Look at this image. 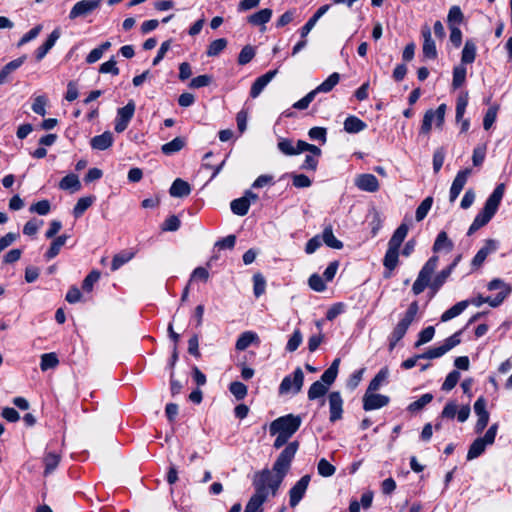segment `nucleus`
Returning <instances> with one entry per match:
<instances>
[{
	"label": "nucleus",
	"instance_id": "f257e3e1",
	"mask_svg": "<svg viewBox=\"0 0 512 512\" xmlns=\"http://www.w3.org/2000/svg\"><path fill=\"white\" fill-rule=\"evenodd\" d=\"M301 422V417L293 414L281 416L272 421L269 432L277 436L273 444L274 448L279 449L284 446L299 429Z\"/></svg>",
	"mask_w": 512,
	"mask_h": 512
},
{
	"label": "nucleus",
	"instance_id": "f03ea898",
	"mask_svg": "<svg viewBox=\"0 0 512 512\" xmlns=\"http://www.w3.org/2000/svg\"><path fill=\"white\" fill-rule=\"evenodd\" d=\"M505 192V185L503 183L496 186L492 194L485 202L483 209L476 215L472 224L470 225L467 234L470 236L485 226L495 215L501 203Z\"/></svg>",
	"mask_w": 512,
	"mask_h": 512
},
{
	"label": "nucleus",
	"instance_id": "7ed1b4c3",
	"mask_svg": "<svg viewBox=\"0 0 512 512\" xmlns=\"http://www.w3.org/2000/svg\"><path fill=\"white\" fill-rule=\"evenodd\" d=\"M284 477L285 476H282L281 474L273 475L270 470L264 469L261 472L257 473L255 476V489L262 488L263 494L265 495L266 498L268 497L269 490L271 491L272 495H275Z\"/></svg>",
	"mask_w": 512,
	"mask_h": 512
},
{
	"label": "nucleus",
	"instance_id": "20e7f679",
	"mask_svg": "<svg viewBox=\"0 0 512 512\" xmlns=\"http://www.w3.org/2000/svg\"><path fill=\"white\" fill-rule=\"evenodd\" d=\"M498 430V424H492L483 437H479L470 445L467 460H473L479 457L486 449V446L492 445Z\"/></svg>",
	"mask_w": 512,
	"mask_h": 512
},
{
	"label": "nucleus",
	"instance_id": "39448f33",
	"mask_svg": "<svg viewBox=\"0 0 512 512\" xmlns=\"http://www.w3.org/2000/svg\"><path fill=\"white\" fill-rule=\"evenodd\" d=\"M299 448V443L293 441L288 443L284 450L280 453L273 465V471L276 474L285 476L290 469L291 462Z\"/></svg>",
	"mask_w": 512,
	"mask_h": 512
},
{
	"label": "nucleus",
	"instance_id": "423d86ee",
	"mask_svg": "<svg viewBox=\"0 0 512 512\" xmlns=\"http://www.w3.org/2000/svg\"><path fill=\"white\" fill-rule=\"evenodd\" d=\"M304 382V373L300 367L296 368L292 375L283 378L279 386V394L293 393L301 391Z\"/></svg>",
	"mask_w": 512,
	"mask_h": 512
},
{
	"label": "nucleus",
	"instance_id": "0eeeda50",
	"mask_svg": "<svg viewBox=\"0 0 512 512\" xmlns=\"http://www.w3.org/2000/svg\"><path fill=\"white\" fill-rule=\"evenodd\" d=\"M461 333V331L454 333L452 336L448 337L442 345L428 349L424 353L419 354V357L422 359H436L443 356L461 342Z\"/></svg>",
	"mask_w": 512,
	"mask_h": 512
},
{
	"label": "nucleus",
	"instance_id": "6e6552de",
	"mask_svg": "<svg viewBox=\"0 0 512 512\" xmlns=\"http://www.w3.org/2000/svg\"><path fill=\"white\" fill-rule=\"evenodd\" d=\"M135 103L133 100H130L124 107H121L117 110V116L115 119V131L117 133H122L125 131L134 116L135 113Z\"/></svg>",
	"mask_w": 512,
	"mask_h": 512
},
{
	"label": "nucleus",
	"instance_id": "1a4fd4ad",
	"mask_svg": "<svg viewBox=\"0 0 512 512\" xmlns=\"http://www.w3.org/2000/svg\"><path fill=\"white\" fill-rule=\"evenodd\" d=\"M446 112V105L441 104L438 106L436 110H427L424 114L422 125H421V133L428 134L432 128V122L435 120L437 126H441L444 122Z\"/></svg>",
	"mask_w": 512,
	"mask_h": 512
},
{
	"label": "nucleus",
	"instance_id": "9d476101",
	"mask_svg": "<svg viewBox=\"0 0 512 512\" xmlns=\"http://www.w3.org/2000/svg\"><path fill=\"white\" fill-rule=\"evenodd\" d=\"M310 475H304L298 480L289 491V504L296 507L304 497L310 483Z\"/></svg>",
	"mask_w": 512,
	"mask_h": 512
},
{
	"label": "nucleus",
	"instance_id": "9b49d317",
	"mask_svg": "<svg viewBox=\"0 0 512 512\" xmlns=\"http://www.w3.org/2000/svg\"><path fill=\"white\" fill-rule=\"evenodd\" d=\"M102 0H81L78 1L70 10L69 18L74 20L78 17H85L97 9Z\"/></svg>",
	"mask_w": 512,
	"mask_h": 512
},
{
	"label": "nucleus",
	"instance_id": "f8f14e48",
	"mask_svg": "<svg viewBox=\"0 0 512 512\" xmlns=\"http://www.w3.org/2000/svg\"><path fill=\"white\" fill-rule=\"evenodd\" d=\"M488 289L490 291L499 290V293L495 297H492L493 303H491V307L500 306L505 298L511 293V287L500 279H493L490 281Z\"/></svg>",
	"mask_w": 512,
	"mask_h": 512
},
{
	"label": "nucleus",
	"instance_id": "ddd939ff",
	"mask_svg": "<svg viewBox=\"0 0 512 512\" xmlns=\"http://www.w3.org/2000/svg\"><path fill=\"white\" fill-rule=\"evenodd\" d=\"M389 397L382 394H374L373 392L365 393L363 397V409L365 411H371L380 409L389 403Z\"/></svg>",
	"mask_w": 512,
	"mask_h": 512
},
{
	"label": "nucleus",
	"instance_id": "4468645a",
	"mask_svg": "<svg viewBox=\"0 0 512 512\" xmlns=\"http://www.w3.org/2000/svg\"><path fill=\"white\" fill-rule=\"evenodd\" d=\"M471 174V169L466 168L464 170H461L457 173L456 177L454 178L450 193H449V200L450 202H454L459 194L461 193L462 189L464 188L469 175Z\"/></svg>",
	"mask_w": 512,
	"mask_h": 512
},
{
	"label": "nucleus",
	"instance_id": "2eb2a0df",
	"mask_svg": "<svg viewBox=\"0 0 512 512\" xmlns=\"http://www.w3.org/2000/svg\"><path fill=\"white\" fill-rule=\"evenodd\" d=\"M329 408H330L329 420L331 422H335L342 418L343 399L339 392L334 391L329 394Z\"/></svg>",
	"mask_w": 512,
	"mask_h": 512
},
{
	"label": "nucleus",
	"instance_id": "dca6fc26",
	"mask_svg": "<svg viewBox=\"0 0 512 512\" xmlns=\"http://www.w3.org/2000/svg\"><path fill=\"white\" fill-rule=\"evenodd\" d=\"M410 325L411 323L407 322L403 318L399 320L388 337V346L390 351H392L396 347L397 343L405 336Z\"/></svg>",
	"mask_w": 512,
	"mask_h": 512
},
{
	"label": "nucleus",
	"instance_id": "f3484780",
	"mask_svg": "<svg viewBox=\"0 0 512 512\" xmlns=\"http://www.w3.org/2000/svg\"><path fill=\"white\" fill-rule=\"evenodd\" d=\"M421 33L424 39L422 47L424 57L428 59H435L437 57V49L435 41L432 39L431 30L429 26L425 25L422 28Z\"/></svg>",
	"mask_w": 512,
	"mask_h": 512
},
{
	"label": "nucleus",
	"instance_id": "a211bd4d",
	"mask_svg": "<svg viewBox=\"0 0 512 512\" xmlns=\"http://www.w3.org/2000/svg\"><path fill=\"white\" fill-rule=\"evenodd\" d=\"M278 70H271L265 73L264 75L258 77L251 86L250 96L252 98H257L264 88L271 82V80L277 75Z\"/></svg>",
	"mask_w": 512,
	"mask_h": 512
},
{
	"label": "nucleus",
	"instance_id": "6ab92c4d",
	"mask_svg": "<svg viewBox=\"0 0 512 512\" xmlns=\"http://www.w3.org/2000/svg\"><path fill=\"white\" fill-rule=\"evenodd\" d=\"M355 185L362 191L376 192L379 189L378 179L373 174H360L355 179Z\"/></svg>",
	"mask_w": 512,
	"mask_h": 512
},
{
	"label": "nucleus",
	"instance_id": "aec40b11",
	"mask_svg": "<svg viewBox=\"0 0 512 512\" xmlns=\"http://www.w3.org/2000/svg\"><path fill=\"white\" fill-rule=\"evenodd\" d=\"M497 248H498L497 242L493 239H488L485 242V245L474 256V258L472 260V264L476 267L481 266L483 264V262L485 261V259L487 258V256L490 253L495 252L497 250Z\"/></svg>",
	"mask_w": 512,
	"mask_h": 512
},
{
	"label": "nucleus",
	"instance_id": "412c9836",
	"mask_svg": "<svg viewBox=\"0 0 512 512\" xmlns=\"http://www.w3.org/2000/svg\"><path fill=\"white\" fill-rule=\"evenodd\" d=\"M60 37V31L59 29H55L51 32L47 40L37 48L35 52V57L37 61L42 60L46 54L49 52V50L55 45L56 41Z\"/></svg>",
	"mask_w": 512,
	"mask_h": 512
},
{
	"label": "nucleus",
	"instance_id": "4be33fe9",
	"mask_svg": "<svg viewBox=\"0 0 512 512\" xmlns=\"http://www.w3.org/2000/svg\"><path fill=\"white\" fill-rule=\"evenodd\" d=\"M113 142V134L110 131H105L101 135L94 136L90 141V145L95 150L103 151L112 146Z\"/></svg>",
	"mask_w": 512,
	"mask_h": 512
},
{
	"label": "nucleus",
	"instance_id": "5701e85b",
	"mask_svg": "<svg viewBox=\"0 0 512 512\" xmlns=\"http://www.w3.org/2000/svg\"><path fill=\"white\" fill-rule=\"evenodd\" d=\"M266 499L262 488L255 489V493L249 499L244 512H262L261 507Z\"/></svg>",
	"mask_w": 512,
	"mask_h": 512
},
{
	"label": "nucleus",
	"instance_id": "b1692460",
	"mask_svg": "<svg viewBox=\"0 0 512 512\" xmlns=\"http://www.w3.org/2000/svg\"><path fill=\"white\" fill-rule=\"evenodd\" d=\"M399 262V249L388 246L386 254L383 259L384 267L389 271L385 277H390V273L397 267Z\"/></svg>",
	"mask_w": 512,
	"mask_h": 512
},
{
	"label": "nucleus",
	"instance_id": "393cba45",
	"mask_svg": "<svg viewBox=\"0 0 512 512\" xmlns=\"http://www.w3.org/2000/svg\"><path fill=\"white\" fill-rule=\"evenodd\" d=\"M330 5L326 4L321 6L315 14L306 22V24L301 28L300 34L302 38H305L310 31L314 28L317 21L329 10Z\"/></svg>",
	"mask_w": 512,
	"mask_h": 512
},
{
	"label": "nucleus",
	"instance_id": "a878e982",
	"mask_svg": "<svg viewBox=\"0 0 512 512\" xmlns=\"http://www.w3.org/2000/svg\"><path fill=\"white\" fill-rule=\"evenodd\" d=\"M170 195L173 197H186L191 193V187L188 182L177 178L170 187Z\"/></svg>",
	"mask_w": 512,
	"mask_h": 512
},
{
	"label": "nucleus",
	"instance_id": "bb28decb",
	"mask_svg": "<svg viewBox=\"0 0 512 512\" xmlns=\"http://www.w3.org/2000/svg\"><path fill=\"white\" fill-rule=\"evenodd\" d=\"M254 342L259 343L258 335L253 331H246L237 339L235 348L238 351H244Z\"/></svg>",
	"mask_w": 512,
	"mask_h": 512
},
{
	"label": "nucleus",
	"instance_id": "cd10ccee",
	"mask_svg": "<svg viewBox=\"0 0 512 512\" xmlns=\"http://www.w3.org/2000/svg\"><path fill=\"white\" fill-rule=\"evenodd\" d=\"M470 305V301L469 300H463V301H460L458 303H456L454 306H452L451 308H449L448 310H446L442 315H441V321L442 322H447L455 317H457L458 315H460L468 306Z\"/></svg>",
	"mask_w": 512,
	"mask_h": 512
},
{
	"label": "nucleus",
	"instance_id": "c85d7f7f",
	"mask_svg": "<svg viewBox=\"0 0 512 512\" xmlns=\"http://www.w3.org/2000/svg\"><path fill=\"white\" fill-rule=\"evenodd\" d=\"M61 456L54 452H47L43 457L45 466L44 476H48L55 471L60 463Z\"/></svg>",
	"mask_w": 512,
	"mask_h": 512
},
{
	"label": "nucleus",
	"instance_id": "c756f323",
	"mask_svg": "<svg viewBox=\"0 0 512 512\" xmlns=\"http://www.w3.org/2000/svg\"><path fill=\"white\" fill-rule=\"evenodd\" d=\"M408 226L407 224L403 223L401 224L393 233L392 237L390 238L388 242V246L399 249L401 244L403 243L404 239L407 236L408 233Z\"/></svg>",
	"mask_w": 512,
	"mask_h": 512
},
{
	"label": "nucleus",
	"instance_id": "7c9ffc66",
	"mask_svg": "<svg viewBox=\"0 0 512 512\" xmlns=\"http://www.w3.org/2000/svg\"><path fill=\"white\" fill-rule=\"evenodd\" d=\"M134 256L135 252L133 250H123L120 253L114 255L111 263V270H118L121 266L132 260Z\"/></svg>",
	"mask_w": 512,
	"mask_h": 512
},
{
	"label": "nucleus",
	"instance_id": "2f4dec72",
	"mask_svg": "<svg viewBox=\"0 0 512 512\" xmlns=\"http://www.w3.org/2000/svg\"><path fill=\"white\" fill-rule=\"evenodd\" d=\"M59 188L62 190H71L72 192H76L81 189V183L78 176L71 173L61 179Z\"/></svg>",
	"mask_w": 512,
	"mask_h": 512
},
{
	"label": "nucleus",
	"instance_id": "473e14b6",
	"mask_svg": "<svg viewBox=\"0 0 512 512\" xmlns=\"http://www.w3.org/2000/svg\"><path fill=\"white\" fill-rule=\"evenodd\" d=\"M321 237L323 243H325L328 247L337 250L343 248V243L334 236L331 225H328L324 228Z\"/></svg>",
	"mask_w": 512,
	"mask_h": 512
},
{
	"label": "nucleus",
	"instance_id": "72a5a7b5",
	"mask_svg": "<svg viewBox=\"0 0 512 512\" xmlns=\"http://www.w3.org/2000/svg\"><path fill=\"white\" fill-rule=\"evenodd\" d=\"M366 123L356 116H349L344 121V130L348 133H359L366 128Z\"/></svg>",
	"mask_w": 512,
	"mask_h": 512
},
{
	"label": "nucleus",
	"instance_id": "f704fd0d",
	"mask_svg": "<svg viewBox=\"0 0 512 512\" xmlns=\"http://www.w3.org/2000/svg\"><path fill=\"white\" fill-rule=\"evenodd\" d=\"M339 365H340V359L339 358L334 359V361L332 362L330 367L327 370H325V372L322 374L321 382L324 385H326L327 387L335 381L337 374H338Z\"/></svg>",
	"mask_w": 512,
	"mask_h": 512
},
{
	"label": "nucleus",
	"instance_id": "c9c22d12",
	"mask_svg": "<svg viewBox=\"0 0 512 512\" xmlns=\"http://www.w3.org/2000/svg\"><path fill=\"white\" fill-rule=\"evenodd\" d=\"M272 10L269 8L262 9L248 17L249 23L255 26L264 25L270 21Z\"/></svg>",
	"mask_w": 512,
	"mask_h": 512
},
{
	"label": "nucleus",
	"instance_id": "e433bc0d",
	"mask_svg": "<svg viewBox=\"0 0 512 512\" xmlns=\"http://www.w3.org/2000/svg\"><path fill=\"white\" fill-rule=\"evenodd\" d=\"M340 75L337 72L332 73L324 82H322L319 86H317L313 91H315V95L318 93H328L330 92L339 82Z\"/></svg>",
	"mask_w": 512,
	"mask_h": 512
},
{
	"label": "nucleus",
	"instance_id": "4c0bfd02",
	"mask_svg": "<svg viewBox=\"0 0 512 512\" xmlns=\"http://www.w3.org/2000/svg\"><path fill=\"white\" fill-rule=\"evenodd\" d=\"M231 210L238 216H244L248 213L250 208V200L247 197L235 199L230 204Z\"/></svg>",
	"mask_w": 512,
	"mask_h": 512
},
{
	"label": "nucleus",
	"instance_id": "58836bf2",
	"mask_svg": "<svg viewBox=\"0 0 512 512\" xmlns=\"http://www.w3.org/2000/svg\"><path fill=\"white\" fill-rule=\"evenodd\" d=\"M278 149L285 155H297L300 154L299 140L294 143L290 139H281L278 144Z\"/></svg>",
	"mask_w": 512,
	"mask_h": 512
},
{
	"label": "nucleus",
	"instance_id": "ea45409f",
	"mask_svg": "<svg viewBox=\"0 0 512 512\" xmlns=\"http://www.w3.org/2000/svg\"><path fill=\"white\" fill-rule=\"evenodd\" d=\"M67 239V235H60L56 239H54V241L51 243L50 248L45 253L46 259L51 260L55 258L59 254L60 249L65 245Z\"/></svg>",
	"mask_w": 512,
	"mask_h": 512
},
{
	"label": "nucleus",
	"instance_id": "a19ab883",
	"mask_svg": "<svg viewBox=\"0 0 512 512\" xmlns=\"http://www.w3.org/2000/svg\"><path fill=\"white\" fill-rule=\"evenodd\" d=\"M389 376V370L387 367H383L375 377L370 381L367 392L377 391L384 382H386Z\"/></svg>",
	"mask_w": 512,
	"mask_h": 512
},
{
	"label": "nucleus",
	"instance_id": "79ce46f5",
	"mask_svg": "<svg viewBox=\"0 0 512 512\" xmlns=\"http://www.w3.org/2000/svg\"><path fill=\"white\" fill-rule=\"evenodd\" d=\"M185 146V140L182 137H176L172 141L162 145L161 151L165 155H172L179 152Z\"/></svg>",
	"mask_w": 512,
	"mask_h": 512
},
{
	"label": "nucleus",
	"instance_id": "37998d69",
	"mask_svg": "<svg viewBox=\"0 0 512 512\" xmlns=\"http://www.w3.org/2000/svg\"><path fill=\"white\" fill-rule=\"evenodd\" d=\"M476 57V45L473 41L467 40L462 50L461 61L463 64H470L474 62Z\"/></svg>",
	"mask_w": 512,
	"mask_h": 512
},
{
	"label": "nucleus",
	"instance_id": "c03bdc74",
	"mask_svg": "<svg viewBox=\"0 0 512 512\" xmlns=\"http://www.w3.org/2000/svg\"><path fill=\"white\" fill-rule=\"evenodd\" d=\"M444 248H446L449 251L452 250L453 242L449 240L447 233L445 231H441L436 237V240L433 245V251L439 252Z\"/></svg>",
	"mask_w": 512,
	"mask_h": 512
},
{
	"label": "nucleus",
	"instance_id": "a18cd8bd",
	"mask_svg": "<svg viewBox=\"0 0 512 512\" xmlns=\"http://www.w3.org/2000/svg\"><path fill=\"white\" fill-rule=\"evenodd\" d=\"M464 20V15L459 6H452L448 12L447 22L449 27H457Z\"/></svg>",
	"mask_w": 512,
	"mask_h": 512
},
{
	"label": "nucleus",
	"instance_id": "49530a36",
	"mask_svg": "<svg viewBox=\"0 0 512 512\" xmlns=\"http://www.w3.org/2000/svg\"><path fill=\"white\" fill-rule=\"evenodd\" d=\"M327 391L328 387L326 385H324L321 381H315L308 390V398L310 400H315L324 396Z\"/></svg>",
	"mask_w": 512,
	"mask_h": 512
},
{
	"label": "nucleus",
	"instance_id": "de8ad7c7",
	"mask_svg": "<svg viewBox=\"0 0 512 512\" xmlns=\"http://www.w3.org/2000/svg\"><path fill=\"white\" fill-rule=\"evenodd\" d=\"M227 46V40L224 38H219L212 41L207 48V55L209 57L218 56Z\"/></svg>",
	"mask_w": 512,
	"mask_h": 512
},
{
	"label": "nucleus",
	"instance_id": "09e8293b",
	"mask_svg": "<svg viewBox=\"0 0 512 512\" xmlns=\"http://www.w3.org/2000/svg\"><path fill=\"white\" fill-rule=\"evenodd\" d=\"M451 268H445L441 272H439L432 282H430V289L433 290V292H437L440 287L445 283L447 278L451 274Z\"/></svg>",
	"mask_w": 512,
	"mask_h": 512
},
{
	"label": "nucleus",
	"instance_id": "8fccbe9b",
	"mask_svg": "<svg viewBox=\"0 0 512 512\" xmlns=\"http://www.w3.org/2000/svg\"><path fill=\"white\" fill-rule=\"evenodd\" d=\"M94 197H82L80 198L73 209V214L76 218L80 217L93 203Z\"/></svg>",
	"mask_w": 512,
	"mask_h": 512
},
{
	"label": "nucleus",
	"instance_id": "3c124183",
	"mask_svg": "<svg viewBox=\"0 0 512 512\" xmlns=\"http://www.w3.org/2000/svg\"><path fill=\"white\" fill-rule=\"evenodd\" d=\"M433 204V198H425L416 209L415 218L418 222L422 221L428 214Z\"/></svg>",
	"mask_w": 512,
	"mask_h": 512
},
{
	"label": "nucleus",
	"instance_id": "603ef678",
	"mask_svg": "<svg viewBox=\"0 0 512 512\" xmlns=\"http://www.w3.org/2000/svg\"><path fill=\"white\" fill-rule=\"evenodd\" d=\"M433 399V395L430 393L423 394L419 399L412 402L408 406V411L414 413L423 409L427 404H429Z\"/></svg>",
	"mask_w": 512,
	"mask_h": 512
},
{
	"label": "nucleus",
	"instance_id": "864d4df0",
	"mask_svg": "<svg viewBox=\"0 0 512 512\" xmlns=\"http://www.w3.org/2000/svg\"><path fill=\"white\" fill-rule=\"evenodd\" d=\"M59 361L55 353H45L41 356L40 368L42 371L55 368Z\"/></svg>",
	"mask_w": 512,
	"mask_h": 512
},
{
	"label": "nucleus",
	"instance_id": "5fc2aeb1",
	"mask_svg": "<svg viewBox=\"0 0 512 512\" xmlns=\"http://www.w3.org/2000/svg\"><path fill=\"white\" fill-rule=\"evenodd\" d=\"M466 68L463 65L456 66L453 69V88L457 89L463 85L466 79Z\"/></svg>",
	"mask_w": 512,
	"mask_h": 512
},
{
	"label": "nucleus",
	"instance_id": "6e6d98bb",
	"mask_svg": "<svg viewBox=\"0 0 512 512\" xmlns=\"http://www.w3.org/2000/svg\"><path fill=\"white\" fill-rule=\"evenodd\" d=\"M468 105V93L464 92L460 94L457 98L456 103V121L460 122L464 116L466 111V107Z\"/></svg>",
	"mask_w": 512,
	"mask_h": 512
},
{
	"label": "nucleus",
	"instance_id": "4d7b16f0",
	"mask_svg": "<svg viewBox=\"0 0 512 512\" xmlns=\"http://www.w3.org/2000/svg\"><path fill=\"white\" fill-rule=\"evenodd\" d=\"M303 341V335L299 329L294 330L293 334L289 338L286 350L288 352H294L298 349V347L301 345Z\"/></svg>",
	"mask_w": 512,
	"mask_h": 512
},
{
	"label": "nucleus",
	"instance_id": "13d9d810",
	"mask_svg": "<svg viewBox=\"0 0 512 512\" xmlns=\"http://www.w3.org/2000/svg\"><path fill=\"white\" fill-rule=\"evenodd\" d=\"M229 390L237 400L244 399L248 391L247 386L238 381L232 382L229 386Z\"/></svg>",
	"mask_w": 512,
	"mask_h": 512
},
{
	"label": "nucleus",
	"instance_id": "bf43d9fd",
	"mask_svg": "<svg viewBox=\"0 0 512 512\" xmlns=\"http://www.w3.org/2000/svg\"><path fill=\"white\" fill-rule=\"evenodd\" d=\"M255 56V49L251 45H246L242 48L238 55V64L246 65L248 64Z\"/></svg>",
	"mask_w": 512,
	"mask_h": 512
},
{
	"label": "nucleus",
	"instance_id": "052dcab7",
	"mask_svg": "<svg viewBox=\"0 0 512 512\" xmlns=\"http://www.w3.org/2000/svg\"><path fill=\"white\" fill-rule=\"evenodd\" d=\"M427 286L430 287V278L419 273L417 279L415 280L412 286V291L415 295H419L425 290Z\"/></svg>",
	"mask_w": 512,
	"mask_h": 512
},
{
	"label": "nucleus",
	"instance_id": "680f3d73",
	"mask_svg": "<svg viewBox=\"0 0 512 512\" xmlns=\"http://www.w3.org/2000/svg\"><path fill=\"white\" fill-rule=\"evenodd\" d=\"M318 473L323 477H330L334 475L336 468L329 463L325 458L319 460L317 465Z\"/></svg>",
	"mask_w": 512,
	"mask_h": 512
},
{
	"label": "nucleus",
	"instance_id": "e2e57ef3",
	"mask_svg": "<svg viewBox=\"0 0 512 512\" xmlns=\"http://www.w3.org/2000/svg\"><path fill=\"white\" fill-rule=\"evenodd\" d=\"M46 105H47V98L44 95H39L34 98L33 104H32V110L34 113L45 116L46 114Z\"/></svg>",
	"mask_w": 512,
	"mask_h": 512
},
{
	"label": "nucleus",
	"instance_id": "0e129e2a",
	"mask_svg": "<svg viewBox=\"0 0 512 512\" xmlns=\"http://www.w3.org/2000/svg\"><path fill=\"white\" fill-rule=\"evenodd\" d=\"M460 379V373L457 370L451 371L445 378V381L442 384V390L450 391L452 390Z\"/></svg>",
	"mask_w": 512,
	"mask_h": 512
},
{
	"label": "nucleus",
	"instance_id": "69168bd1",
	"mask_svg": "<svg viewBox=\"0 0 512 512\" xmlns=\"http://www.w3.org/2000/svg\"><path fill=\"white\" fill-rule=\"evenodd\" d=\"M434 334H435V329H434L433 326H428L425 329H423L419 333V337H418V340L415 343V347H419V346H421L423 344H426V343L430 342L433 339Z\"/></svg>",
	"mask_w": 512,
	"mask_h": 512
},
{
	"label": "nucleus",
	"instance_id": "338daca9",
	"mask_svg": "<svg viewBox=\"0 0 512 512\" xmlns=\"http://www.w3.org/2000/svg\"><path fill=\"white\" fill-rule=\"evenodd\" d=\"M51 210V205L48 200H41L30 206L29 211L37 213L38 215H47Z\"/></svg>",
	"mask_w": 512,
	"mask_h": 512
},
{
	"label": "nucleus",
	"instance_id": "774afa93",
	"mask_svg": "<svg viewBox=\"0 0 512 512\" xmlns=\"http://www.w3.org/2000/svg\"><path fill=\"white\" fill-rule=\"evenodd\" d=\"M308 284L316 292H323L326 289L325 281L318 274H312L309 277Z\"/></svg>",
	"mask_w": 512,
	"mask_h": 512
}]
</instances>
